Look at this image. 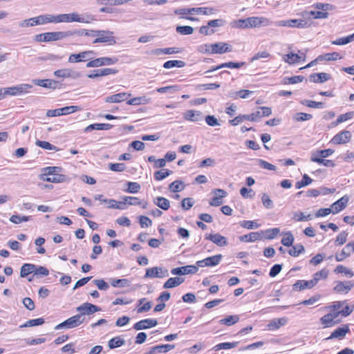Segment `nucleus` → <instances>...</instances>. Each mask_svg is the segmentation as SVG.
<instances>
[{"instance_id":"1","label":"nucleus","mask_w":354,"mask_h":354,"mask_svg":"<svg viewBox=\"0 0 354 354\" xmlns=\"http://www.w3.org/2000/svg\"><path fill=\"white\" fill-rule=\"evenodd\" d=\"M326 313L319 318V323L322 328H332L342 322V319L348 317L353 309L346 300L335 301L324 308Z\"/></svg>"},{"instance_id":"2","label":"nucleus","mask_w":354,"mask_h":354,"mask_svg":"<svg viewBox=\"0 0 354 354\" xmlns=\"http://www.w3.org/2000/svg\"><path fill=\"white\" fill-rule=\"evenodd\" d=\"M313 7L317 10H310L308 15L314 19H326L329 16L328 11L333 10L334 7L330 3H316Z\"/></svg>"},{"instance_id":"3","label":"nucleus","mask_w":354,"mask_h":354,"mask_svg":"<svg viewBox=\"0 0 354 354\" xmlns=\"http://www.w3.org/2000/svg\"><path fill=\"white\" fill-rule=\"evenodd\" d=\"M27 26H35L37 25H44L46 24H57L56 15H41L37 17L30 18L25 21Z\"/></svg>"},{"instance_id":"4","label":"nucleus","mask_w":354,"mask_h":354,"mask_svg":"<svg viewBox=\"0 0 354 354\" xmlns=\"http://www.w3.org/2000/svg\"><path fill=\"white\" fill-rule=\"evenodd\" d=\"M118 62L115 57H101L93 59H90L86 63L87 68H97L103 66L114 64Z\"/></svg>"},{"instance_id":"5","label":"nucleus","mask_w":354,"mask_h":354,"mask_svg":"<svg viewBox=\"0 0 354 354\" xmlns=\"http://www.w3.org/2000/svg\"><path fill=\"white\" fill-rule=\"evenodd\" d=\"M351 333L350 325L348 324H342L334 329L330 335L326 338L327 340L339 339L342 340L345 338L347 334Z\"/></svg>"},{"instance_id":"6","label":"nucleus","mask_w":354,"mask_h":354,"mask_svg":"<svg viewBox=\"0 0 354 354\" xmlns=\"http://www.w3.org/2000/svg\"><path fill=\"white\" fill-rule=\"evenodd\" d=\"M277 25L281 27H290L297 28H308L310 26L308 20L301 19L279 21L277 23Z\"/></svg>"},{"instance_id":"7","label":"nucleus","mask_w":354,"mask_h":354,"mask_svg":"<svg viewBox=\"0 0 354 354\" xmlns=\"http://www.w3.org/2000/svg\"><path fill=\"white\" fill-rule=\"evenodd\" d=\"M84 318L82 317V315H75L72 316L65 320L64 322L60 323L57 326H56V329H60L63 328H73L80 326L83 322Z\"/></svg>"},{"instance_id":"8","label":"nucleus","mask_w":354,"mask_h":354,"mask_svg":"<svg viewBox=\"0 0 354 354\" xmlns=\"http://www.w3.org/2000/svg\"><path fill=\"white\" fill-rule=\"evenodd\" d=\"M32 86L28 84H22L15 86L7 87L2 88L3 95H19L28 92Z\"/></svg>"},{"instance_id":"9","label":"nucleus","mask_w":354,"mask_h":354,"mask_svg":"<svg viewBox=\"0 0 354 354\" xmlns=\"http://www.w3.org/2000/svg\"><path fill=\"white\" fill-rule=\"evenodd\" d=\"M107 43L109 45H113L116 43L113 32L109 30H97V36L93 41V44Z\"/></svg>"},{"instance_id":"10","label":"nucleus","mask_w":354,"mask_h":354,"mask_svg":"<svg viewBox=\"0 0 354 354\" xmlns=\"http://www.w3.org/2000/svg\"><path fill=\"white\" fill-rule=\"evenodd\" d=\"M70 23V22H80L84 23L86 22L84 17H81L80 15L75 12L69 13V14H60L56 15V23Z\"/></svg>"},{"instance_id":"11","label":"nucleus","mask_w":354,"mask_h":354,"mask_svg":"<svg viewBox=\"0 0 354 354\" xmlns=\"http://www.w3.org/2000/svg\"><path fill=\"white\" fill-rule=\"evenodd\" d=\"M95 54L93 50H88L82 51L79 53L71 54L68 57L69 63H78L89 61Z\"/></svg>"},{"instance_id":"12","label":"nucleus","mask_w":354,"mask_h":354,"mask_svg":"<svg viewBox=\"0 0 354 354\" xmlns=\"http://www.w3.org/2000/svg\"><path fill=\"white\" fill-rule=\"evenodd\" d=\"M80 108L77 106H68L53 110H48L46 113L48 117H56L60 115H68L80 111Z\"/></svg>"},{"instance_id":"13","label":"nucleus","mask_w":354,"mask_h":354,"mask_svg":"<svg viewBox=\"0 0 354 354\" xmlns=\"http://www.w3.org/2000/svg\"><path fill=\"white\" fill-rule=\"evenodd\" d=\"M351 132L350 131L344 130L335 135L330 142L333 145H345L351 141Z\"/></svg>"},{"instance_id":"14","label":"nucleus","mask_w":354,"mask_h":354,"mask_svg":"<svg viewBox=\"0 0 354 354\" xmlns=\"http://www.w3.org/2000/svg\"><path fill=\"white\" fill-rule=\"evenodd\" d=\"M354 287V283L351 281H337L333 287V291L337 294L346 295Z\"/></svg>"},{"instance_id":"15","label":"nucleus","mask_w":354,"mask_h":354,"mask_svg":"<svg viewBox=\"0 0 354 354\" xmlns=\"http://www.w3.org/2000/svg\"><path fill=\"white\" fill-rule=\"evenodd\" d=\"M243 21L248 23L249 28H256L261 26H266L271 24L270 19L263 17H251L245 19V21Z\"/></svg>"},{"instance_id":"16","label":"nucleus","mask_w":354,"mask_h":354,"mask_svg":"<svg viewBox=\"0 0 354 354\" xmlns=\"http://www.w3.org/2000/svg\"><path fill=\"white\" fill-rule=\"evenodd\" d=\"M118 70L115 68H103L92 71L87 76L90 79H95L100 77L115 75L118 73Z\"/></svg>"},{"instance_id":"17","label":"nucleus","mask_w":354,"mask_h":354,"mask_svg":"<svg viewBox=\"0 0 354 354\" xmlns=\"http://www.w3.org/2000/svg\"><path fill=\"white\" fill-rule=\"evenodd\" d=\"M126 205H138L140 206L142 209H146L148 206V203L145 200L141 201L139 199V198L136 196H126L122 197L123 209H125Z\"/></svg>"},{"instance_id":"18","label":"nucleus","mask_w":354,"mask_h":354,"mask_svg":"<svg viewBox=\"0 0 354 354\" xmlns=\"http://www.w3.org/2000/svg\"><path fill=\"white\" fill-rule=\"evenodd\" d=\"M221 254H216L214 256L207 257L203 260L196 261L197 267H212L219 264L222 259Z\"/></svg>"},{"instance_id":"19","label":"nucleus","mask_w":354,"mask_h":354,"mask_svg":"<svg viewBox=\"0 0 354 354\" xmlns=\"http://www.w3.org/2000/svg\"><path fill=\"white\" fill-rule=\"evenodd\" d=\"M198 270V268L197 266L194 265H189L173 268L171 270V273L174 275H185L189 274H192L196 273Z\"/></svg>"},{"instance_id":"20","label":"nucleus","mask_w":354,"mask_h":354,"mask_svg":"<svg viewBox=\"0 0 354 354\" xmlns=\"http://www.w3.org/2000/svg\"><path fill=\"white\" fill-rule=\"evenodd\" d=\"M349 201V197L344 195L331 205L332 214H336L346 208Z\"/></svg>"},{"instance_id":"21","label":"nucleus","mask_w":354,"mask_h":354,"mask_svg":"<svg viewBox=\"0 0 354 354\" xmlns=\"http://www.w3.org/2000/svg\"><path fill=\"white\" fill-rule=\"evenodd\" d=\"M306 55L305 53H301L300 55L294 53H290L285 55L283 57V59L288 64L292 65L296 63L304 62L306 60Z\"/></svg>"},{"instance_id":"22","label":"nucleus","mask_w":354,"mask_h":354,"mask_svg":"<svg viewBox=\"0 0 354 354\" xmlns=\"http://www.w3.org/2000/svg\"><path fill=\"white\" fill-rule=\"evenodd\" d=\"M77 310L80 313V315H82V317H83L84 315H92L100 311V308L94 304L86 302L78 306Z\"/></svg>"},{"instance_id":"23","label":"nucleus","mask_w":354,"mask_h":354,"mask_svg":"<svg viewBox=\"0 0 354 354\" xmlns=\"http://www.w3.org/2000/svg\"><path fill=\"white\" fill-rule=\"evenodd\" d=\"M72 35H73V32L71 31L48 32L47 42L62 40Z\"/></svg>"},{"instance_id":"24","label":"nucleus","mask_w":354,"mask_h":354,"mask_svg":"<svg viewBox=\"0 0 354 354\" xmlns=\"http://www.w3.org/2000/svg\"><path fill=\"white\" fill-rule=\"evenodd\" d=\"M213 54H223L232 51V46L225 42H217L212 44V48Z\"/></svg>"},{"instance_id":"25","label":"nucleus","mask_w":354,"mask_h":354,"mask_svg":"<svg viewBox=\"0 0 354 354\" xmlns=\"http://www.w3.org/2000/svg\"><path fill=\"white\" fill-rule=\"evenodd\" d=\"M245 65V62H228L222 63L218 66H212L211 68H209L208 71L205 72V73H211L216 71L218 69H221L223 68H240Z\"/></svg>"},{"instance_id":"26","label":"nucleus","mask_w":354,"mask_h":354,"mask_svg":"<svg viewBox=\"0 0 354 354\" xmlns=\"http://www.w3.org/2000/svg\"><path fill=\"white\" fill-rule=\"evenodd\" d=\"M168 275L167 270L160 267H152L146 270L145 277L149 278H162Z\"/></svg>"},{"instance_id":"27","label":"nucleus","mask_w":354,"mask_h":354,"mask_svg":"<svg viewBox=\"0 0 354 354\" xmlns=\"http://www.w3.org/2000/svg\"><path fill=\"white\" fill-rule=\"evenodd\" d=\"M158 322L155 319H145L136 322L134 324L133 328L137 330H140L142 329L153 328L156 326Z\"/></svg>"},{"instance_id":"28","label":"nucleus","mask_w":354,"mask_h":354,"mask_svg":"<svg viewBox=\"0 0 354 354\" xmlns=\"http://www.w3.org/2000/svg\"><path fill=\"white\" fill-rule=\"evenodd\" d=\"M205 239L211 241L219 247H223L227 245V239L218 233L207 235Z\"/></svg>"},{"instance_id":"29","label":"nucleus","mask_w":354,"mask_h":354,"mask_svg":"<svg viewBox=\"0 0 354 354\" xmlns=\"http://www.w3.org/2000/svg\"><path fill=\"white\" fill-rule=\"evenodd\" d=\"M315 287L312 280H297L293 285L295 291L300 292L306 289H312Z\"/></svg>"},{"instance_id":"30","label":"nucleus","mask_w":354,"mask_h":354,"mask_svg":"<svg viewBox=\"0 0 354 354\" xmlns=\"http://www.w3.org/2000/svg\"><path fill=\"white\" fill-rule=\"evenodd\" d=\"M131 96V93L122 92L111 95L106 98V102L109 103H119L127 100Z\"/></svg>"},{"instance_id":"31","label":"nucleus","mask_w":354,"mask_h":354,"mask_svg":"<svg viewBox=\"0 0 354 354\" xmlns=\"http://www.w3.org/2000/svg\"><path fill=\"white\" fill-rule=\"evenodd\" d=\"M227 192L223 189H218L214 191V196L211 199L209 205L212 206H220L223 203V198L226 196Z\"/></svg>"},{"instance_id":"32","label":"nucleus","mask_w":354,"mask_h":354,"mask_svg":"<svg viewBox=\"0 0 354 354\" xmlns=\"http://www.w3.org/2000/svg\"><path fill=\"white\" fill-rule=\"evenodd\" d=\"M335 152L334 149H322V150H317L312 153L310 156V160L313 162V160L315 158H324L331 156Z\"/></svg>"},{"instance_id":"33","label":"nucleus","mask_w":354,"mask_h":354,"mask_svg":"<svg viewBox=\"0 0 354 354\" xmlns=\"http://www.w3.org/2000/svg\"><path fill=\"white\" fill-rule=\"evenodd\" d=\"M182 52L181 48L176 47L164 48H156L154 49L152 53L156 55H160L162 54L165 55H173L177 54Z\"/></svg>"},{"instance_id":"34","label":"nucleus","mask_w":354,"mask_h":354,"mask_svg":"<svg viewBox=\"0 0 354 354\" xmlns=\"http://www.w3.org/2000/svg\"><path fill=\"white\" fill-rule=\"evenodd\" d=\"M329 271L326 268H323L321 270L315 272L313 275V279H311L314 286H316L319 281L322 280H326L328 277Z\"/></svg>"},{"instance_id":"35","label":"nucleus","mask_w":354,"mask_h":354,"mask_svg":"<svg viewBox=\"0 0 354 354\" xmlns=\"http://www.w3.org/2000/svg\"><path fill=\"white\" fill-rule=\"evenodd\" d=\"M185 279L182 277H175L168 279L163 284V288L169 289L177 287L184 282Z\"/></svg>"},{"instance_id":"36","label":"nucleus","mask_w":354,"mask_h":354,"mask_svg":"<svg viewBox=\"0 0 354 354\" xmlns=\"http://www.w3.org/2000/svg\"><path fill=\"white\" fill-rule=\"evenodd\" d=\"M330 79V75L326 73H313L310 75V80L314 83H323Z\"/></svg>"},{"instance_id":"37","label":"nucleus","mask_w":354,"mask_h":354,"mask_svg":"<svg viewBox=\"0 0 354 354\" xmlns=\"http://www.w3.org/2000/svg\"><path fill=\"white\" fill-rule=\"evenodd\" d=\"M262 238L261 233L259 232H252L249 234L241 236L239 240L242 242H254L257 240H261Z\"/></svg>"},{"instance_id":"38","label":"nucleus","mask_w":354,"mask_h":354,"mask_svg":"<svg viewBox=\"0 0 354 354\" xmlns=\"http://www.w3.org/2000/svg\"><path fill=\"white\" fill-rule=\"evenodd\" d=\"M113 125L109 123L91 124L84 129V132H89L92 130H109Z\"/></svg>"},{"instance_id":"39","label":"nucleus","mask_w":354,"mask_h":354,"mask_svg":"<svg viewBox=\"0 0 354 354\" xmlns=\"http://www.w3.org/2000/svg\"><path fill=\"white\" fill-rule=\"evenodd\" d=\"M174 13L176 15H180L182 18H184L192 21L198 20L197 18L187 16L188 15H192V8H178L175 10Z\"/></svg>"},{"instance_id":"40","label":"nucleus","mask_w":354,"mask_h":354,"mask_svg":"<svg viewBox=\"0 0 354 354\" xmlns=\"http://www.w3.org/2000/svg\"><path fill=\"white\" fill-rule=\"evenodd\" d=\"M342 57H343L340 55L339 53L337 52L328 53L319 55V59H321V62L336 61L342 59Z\"/></svg>"},{"instance_id":"41","label":"nucleus","mask_w":354,"mask_h":354,"mask_svg":"<svg viewBox=\"0 0 354 354\" xmlns=\"http://www.w3.org/2000/svg\"><path fill=\"white\" fill-rule=\"evenodd\" d=\"M151 308V302L147 301L146 298H142L138 300L137 313H142L149 311Z\"/></svg>"},{"instance_id":"42","label":"nucleus","mask_w":354,"mask_h":354,"mask_svg":"<svg viewBox=\"0 0 354 354\" xmlns=\"http://www.w3.org/2000/svg\"><path fill=\"white\" fill-rule=\"evenodd\" d=\"M153 202L156 205L163 210H168L170 207L169 201L165 197L158 196L154 199Z\"/></svg>"},{"instance_id":"43","label":"nucleus","mask_w":354,"mask_h":354,"mask_svg":"<svg viewBox=\"0 0 354 354\" xmlns=\"http://www.w3.org/2000/svg\"><path fill=\"white\" fill-rule=\"evenodd\" d=\"M192 15H211L215 12V9L207 7L192 8Z\"/></svg>"},{"instance_id":"44","label":"nucleus","mask_w":354,"mask_h":354,"mask_svg":"<svg viewBox=\"0 0 354 354\" xmlns=\"http://www.w3.org/2000/svg\"><path fill=\"white\" fill-rule=\"evenodd\" d=\"M74 72L70 68H62L54 72V75L59 78H71L73 77Z\"/></svg>"},{"instance_id":"45","label":"nucleus","mask_w":354,"mask_h":354,"mask_svg":"<svg viewBox=\"0 0 354 354\" xmlns=\"http://www.w3.org/2000/svg\"><path fill=\"white\" fill-rule=\"evenodd\" d=\"M239 342H223V343H219L216 345H215L214 347H213V350H214L215 351H220V350H228V349H231V348H234L235 347H236L239 344Z\"/></svg>"},{"instance_id":"46","label":"nucleus","mask_w":354,"mask_h":354,"mask_svg":"<svg viewBox=\"0 0 354 354\" xmlns=\"http://www.w3.org/2000/svg\"><path fill=\"white\" fill-rule=\"evenodd\" d=\"M36 271V266L30 263H25L21 268L20 276L26 277L31 273H35Z\"/></svg>"},{"instance_id":"47","label":"nucleus","mask_w":354,"mask_h":354,"mask_svg":"<svg viewBox=\"0 0 354 354\" xmlns=\"http://www.w3.org/2000/svg\"><path fill=\"white\" fill-rule=\"evenodd\" d=\"M312 218L313 216L310 214L306 215L301 212H294L292 217V220L295 222L308 221Z\"/></svg>"},{"instance_id":"48","label":"nucleus","mask_w":354,"mask_h":354,"mask_svg":"<svg viewBox=\"0 0 354 354\" xmlns=\"http://www.w3.org/2000/svg\"><path fill=\"white\" fill-rule=\"evenodd\" d=\"M282 235L281 243L286 247L292 246L295 240L292 233L290 231H287L283 232Z\"/></svg>"},{"instance_id":"49","label":"nucleus","mask_w":354,"mask_h":354,"mask_svg":"<svg viewBox=\"0 0 354 354\" xmlns=\"http://www.w3.org/2000/svg\"><path fill=\"white\" fill-rule=\"evenodd\" d=\"M201 116V112L194 111V110H188L183 114V118L186 120L196 122L199 120Z\"/></svg>"},{"instance_id":"50","label":"nucleus","mask_w":354,"mask_h":354,"mask_svg":"<svg viewBox=\"0 0 354 354\" xmlns=\"http://www.w3.org/2000/svg\"><path fill=\"white\" fill-rule=\"evenodd\" d=\"M286 324V319L285 318L275 319L268 324V328L269 330H274L279 328L281 326L285 325Z\"/></svg>"},{"instance_id":"51","label":"nucleus","mask_w":354,"mask_h":354,"mask_svg":"<svg viewBox=\"0 0 354 354\" xmlns=\"http://www.w3.org/2000/svg\"><path fill=\"white\" fill-rule=\"evenodd\" d=\"M239 321V316L237 315H229L225 317V318L221 319L219 321L220 324L226 325L227 326H232L236 324Z\"/></svg>"},{"instance_id":"52","label":"nucleus","mask_w":354,"mask_h":354,"mask_svg":"<svg viewBox=\"0 0 354 354\" xmlns=\"http://www.w3.org/2000/svg\"><path fill=\"white\" fill-rule=\"evenodd\" d=\"M149 102V99L147 98L145 96L142 97H136L131 99H128L127 101V104L128 105H140V104H146Z\"/></svg>"},{"instance_id":"53","label":"nucleus","mask_w":354,"mask_h":354,"mask_svg":"<svg viewBox=\"0 0 354 354\" xmlns=\"http://www.w3.org/2000/svg\"><path fill=\"white\" fill-rule=\"evenodd\" d=\"M171 174L172 171L167 169H162L157 171H155L153 174V178L156 181H160L167 178V176H169Z\"/></svg>"},{"instance_id":"54","label":"nucleus","mask_w":354,"mask_h":354,"mask_svg":"<svg viewBox=\"0 0 354 354\" xmlns=\"http://www.w3.org/2000/svg\"><path fill=\"white\" fill-rule=\"evenodd\" d=\"M353 253L352 250L350 248H348V245L346 244L342 249V252L335 255V260L337 261H342L347 257H350Z\"/></svg>"},{"instance_id":"55","label":"nucleus","mask_w":354,"mask_h":354,"mask_svg":"<svg viewBox=\"0 0 354 354\" xmlns=\"http://www.w3.org/2000/svg\"><path fill=\"white\" fill-rule=\"evenodd\" d=\"M185 66V63L181 60H169L163 64V67L166 69L174 67L183 68Z\"/></svg>"},{"instance_id":"56","label":"nucleus","mask_w":354,"mask_h":354,"mask_svg":"<svg viewBox=\"0 0 354 354\" xmlns=\"http://www.w3.org/2000/svg\"><path fill=\"white\" fill-rule=\"evenodd\" d=\"M184 188L185 185L183 182L178 180L174 181L169 185V189L170 192L174 193L181 192Z\"/></svg>"},{"instance_id":"57","label":"nucleus","mask_w":354,"mask_h":354,"mask_svg":"<svg viewBox=\"0 0 354 354\" xmlns=\"http://www.w3.org/2000/svg\"><path fill=\"white\" fill-rule=\"evenodd\" d=\"M337 274H344V275L352 277L354 276V272L350 269L343 265H338L334 270Z\"/></svg>"},{"instance_id":"58","label":"nucleus","mask_w":354,"mask_h":354,"mask_svg":"<svg viewBox=\"0 0 354 354\" xmlns=\"http://www.w3.org/2000/svg\"><path fill=\"white\" fill-rule=\"evenodd\" d=\"M321 298L322 295L320 294H315L310 297L309 299L302 301L301 302H300L299 304L305 306H313L317 302H318L321 299Z\"/></svg>"},{"instance_id":"59","label":"nucleus","mask_w":354,"mask_h":354,"mask_svg":"<svg viewBox=\"0 0 354 354\" xmlns=\"http://www.w3.org/2000/svg\"><path fill=\"white\" fill-rule=\"evenodd\" d=\"M103 203H105L108 205L107 208L123 209L122 201H117L114 199H108L103 200Z\"/></svg>"},{"instance_id":"60","label":"nucleus","mask_w":354,"mask_h":354,"mask_svg":"<svg viewBox=\"0 0 354 354\" xmlns=\"http://www.w3.org/2000/svg\"><path fill=\"white\" fill-rule=\"evenodd\" d=\"M304 247L301 244L292 245V248L288 250V254L292 257H296L304 252Z\"/></svg>"},{"instance_id":"61","label":"nucleus","mask_w":354,"mask_h":354,"mask_svg":"<svg viewBox=\"0 0 354 354\" xmlns=\"http://www.w3.org/2000/svg\"><path fill=\"white\" fill-rule=\"evenodd\" d=\"M313 182V179L307 174H304L301 180L298 181L295 184L297 189H301L305 186L310 185Z\"/></svg>"},{"instance_id":"62","label":"nucleus","mask_w":354,"mask_h":354,"mask_svg":"<svg viewBox=\"0 0 354 354\" xmlns=\"http://www.w3.org/2000/svg\"><path fill=\"white\" fill-rule=\"evenodd\" d=\"M353 117H354V112L349 111L346 113L339 115L334 123L335 125H338L340 123H342L344 122H346L348 120L352 119Z\"/></svg>"},{"instance_id":"63","label":"nucleus","mask_w":354,"mask_h":354,"mask_svg":"<svg viewBox=\"0 0 354 354\" xmlns=\"http://www.w3.org/2000/svg\"><path fill=\"white\" fill-rule=\"evenodd\" d=\"M261 233H264L266 234L267 239L272 240L279 234L280 229L279 227L268 229Z\"/></svg>"},{"instance_id":"64","label":"nucleus","mask_w":354,"mask_h":354,"mask_svg":"<svg viewBox=\"0 0 354 354\" xmlns=\"http://www.w3.org/2000/svg\"><path fill=\"white\" fill-rule=\"evenodd\" d=\"M176 32L182 35H188L193 33L194 28L189 26H179L176 27Z\"/></svg>"}]
</instances>
